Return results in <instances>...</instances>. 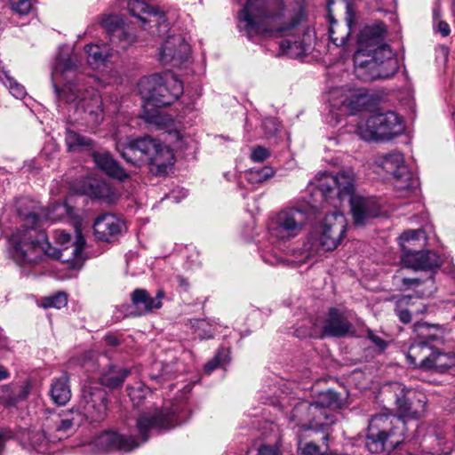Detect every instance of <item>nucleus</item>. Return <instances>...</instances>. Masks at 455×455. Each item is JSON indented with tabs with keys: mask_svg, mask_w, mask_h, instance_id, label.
<instances>
[{
	"mask_svg": "<svg viewBox=\"0 0 455 455\" xmlns=\"http://www.w3.org/2000/svg\"><path fill=\"white\" fill-rule=\"evenodd\" d=\"M301 8L291 11L284 0H247L237 13V28L249 39L255 36L282 38L283 54L298 58L306 53L309 44L300 27Z\"/></svg>",
	"mask_w": 455,
	"mask_h": 455,
	"instance_id": "1",
	"label": "nucleus"
},
{
	"mask_svg": "<svg viewBox=\"0 0 455 455\" xmlns=\"http://www.w3.org/2000/svg\"><path fill=\"white\" fill-rule=\"evenodd\" d=\"M68 213L69 207L60 202L54 203L42 215L34 212L28 213L20 212L25 222L31 225H21L11 235L10 244L13 260L22 267L38 265L47 258L71 261L73 265L80 263L82 252L85 245V239L79 230H76V239L70 246L57 250L48 242L45 232L36 227L37 222L43 218L47 220L55 221Z\"/></svg>",
	"mask_w": 455,
	"mask_h": 455,
	"instance_id": "2",
	"label": "nucleus"
},
{
	"mask_svg": "<svg viewBox=\"0 0 455 455\" xmlns=\"http://www.w3.org/2000/svg\"><path fill=\"white\" fill-rule=\"evenodd\" d=\"M395 394V403L399 417L392 414H378L371 418L368 426L365 446L371 453L391 452L404 440L405 423L402 417L419 418L424 403L416 398V393L395 382L389 386Z\"/></svg>",
	"mask_w": 455,
	"mask_h": 455,
	"instance_id": "3",
	"label": "nucleus"
},
{
	"mask_svg": "<svg viewBox=\"0 0 455 455\" xmlns=\"http://www.w3.org/2000/svg\"><path fill=\"white\" fill-rule=\"evenodd\" d=\"M387 33L383 22L365 26L358 36L357 51L354 54L355 76L365 82L387 79L399 69L398 60L385 44Z\"/></svg>",
	"mask_w": 455,
	"mask_h": 455,
	"instance_id": "4",
	"label": "nucleus"
},
{
	"mask_svg": "<svg viewBox=\"0 0 455 455\" xmlns=\"http://www.w3.org/2000/svg\"><path fill=\"white\" fill-rule=\"evenodd\" d=\"M52 80L59 100L87 114L88 120L93 124L103 120L102 100L91 85L94 78L77 73V66L70 57L57 60Z\"/></svg>",
	"mask_w": 455,
	"mask_h": 455,
	"instance_id": "5",
	"label": "nucleus"
},
{
	"mask_svg": "<svg viewBox=\"0 0 455 455\" xmlns=\"http://www.w3.org/2000/svg\"><path fill=\"white\" fill-rule=\"evenodd\" d=\"M317 188L326 200L335 197L340 201L347 199L355 225H365L379 214V206L374 198L355 193V174L352 171H341L336 175L323 174Z\"/></svg>",
	"mask_w": 455,
	"mask_h": 455,
	"instance_id": "6",
	"label": "nucleus"
},
{
	"mask_svg": "<svg viewBox=\"0 0 455 455\" xmlns=\"http://www.w3.org/2000/svg\"><path fill=\"white\" fill-rule=\"evenodd\" d=\"M116 149L126 163L140 167L148 164L156 175H164L174 163L172 151L159 140L144 137L130 140L126 145L117 144Z\"/></svg>",
	"mask_w": 455,
	"mask_h": 455,
	"instance_id": "7",
	"label": "nucleus"
},
{
	"mask_svg": "<svg viewBox=\"0 0 455 455\" xmlns=\"http://www.w3.org/2000/svg\"><path fill=\"white\" fill-rule=\"evenodd\" d=\"M140 92L145 100L156 108L171 105L183 93V84L172 73L154 74L139 83Z\"/></svg>",
	"mask_w": 455,
	"mask_h": 455,
	"instance_id": "8",
	"label": "nucleus"
},
{
	"mask_svg": "<svg viewBox=\"0 0 455 455\" xmlns=\"http://www.w3.org/2000/svg\"><path fill=\"white\" fill-rule=\"evenodd\" d=\"M404 130L401 116L394 111L375 113L357 124L356 133L366 141L387 140Z\"/></svg>",
	"mask_w": 455,
	"mask_h": 455,
	"instance_id": "9",
	"label": "nucleus"
},
{
	"mask_svg": "<svg viewBox=\"0 0 455 455\" xmlns=\"http://www.w3.org/2000/svg\"><path fill=\"white\" fill-rule=\"evenodd\" d=\"M307 220L306 211L291 207L280 211L271 220L269 230L271 235L278 240H290L299 235Z\"/></svg>",
	"mask_w": 455,
	"mask_h": 455,
	"instance_id": "10",
	"label": "nucleus"
},
{
	"mask_svg": "<svg viewBox=\"0 0 455 455\" xmlns=\"http://www.w3.org/2000/svg\"><path fill=\"white\" fill-rule=\"evenodd\" d=\"M108 410V394L99 386H84L76 404L77 416L91 422H99L105 419Z\"/></svg>",
	"mask_w": 455,
	"mask_h": 455,
	"instance_id": "11",
	"label": "nucleus"
},
{
	"mask_svg": "<svg viewBox=\"0 0 455 455\" xmlns=\"http://www.w3.org/2000/svg\"><path fill=\"white\" fill-rule=\"evenodd\" d=\"M346 231L347 220L341 212H334L327 214L318 237V243L322 250L330 251L336 249L342 241Z\"/></svg>",
	"mask_w": 455,
	"mask_h": 455,
	"instance_id": "12",
	"label": "nucleus"
},
{
	"mask_svg": "<svg viewBox=\"0 0 455 455\" xmlns=\"http://www.w3.org/2000/svg\"><path fill=\"white\" fill-rule=\"evenodd\" d=\"M178 425L175 413L170 410H155L141 413L137 419V429L143 443L153 430H168Z\"/></svg>",
	"mask_w": 455,
	"mask_h": 455,
	"instance_id": "13",
	"label": "nucleus"
},
{
	"mask_svg": "<svg viewBox=\"0 0 455 455\" xmlns=\"http://www.w3.org/2000/svg\"><path fill=\"white\" fill-rule=\"evenodd\" d=\"M127 7L130 13L142 22L144 29H147V24H149L150 28H152L153 25L156 27V29L150 31L153 36H162L168 31L169 23L166 20L165 15L148 6L145 2L141 0H130Z\"/></svg>",
	"mask_w": 455,
	"mask_h": 455,
	"instance_id": "14",
	"label": "nucleus"
},
{
	"mask_svg": "<svg viewBox=\"0 0 455 455\" xmlns=\"http://www.w3.org/2000/svg\"><path fill=\"white\" fill-rule=\"evenodd\" d=\"M349 317V311L335 307H330L321 323V337L342 338L350 334L353 324Z\"/></svg>",
	"mask_w": 455,
	"mask_h": 455,
	"instance_id": "15",
	"label": "nucleus"
},
{
	"mask_svg": "<svg viewBox=\"0 0 455 455\" xmlns=\"http://www.w3.org/2000/svg\"><path fill=\"white\" fill-rule=\"evenodd\" d=\"M370 96L364 89H358L346 94H340L339 98L332 99L330 102V112L336 118L354 115L363 109L369 102Z\"/></svg>",
	"mask_w": 455,
	"mask_h": 455,
	"instance_id": "16",
	"label": "nucleus"
},
{
	"mask_svg": "<svg viewBox=\"0 0 455 455\" xmlns=\"http://www.w3.org/2000/svg\"><path fill=\"white\" fill-rule=\"evenodd\" d=\"M334 4L333 0H328V17L330 22L329 34L330 38L333 44L336 46H342L346 44L352 29V25L355 21V13L352 10V6L347 3L346 16L343 22L336 20L332 15L331 5Z\"/></svg>",
	"mask_w": 455,
	"mask_h": 455,
	"instance_id": "17",
	"label": "nucleus"
},
{
	"mask_svg": "<svg viewBox=\"0 0 455 455\" xmlns=\"http://www.w3.org/2000/svg\"><path fill=\"white\" fill-rule=\"evenodd\" d=\"M124 223L111 213H103L98 216L93 223L95 238L98 241L112 243L121 234Z\"/></svg>",
	"mask_w": 455,
	"mask_h": 455,
	"instance_id": "18",
	"label": "nucleus"
},
{
	"mask_svg": "<svg viewBox=\"0 0 455 455\" xmlns=\"http://www.w3.org/2000/svg\"><path fill=\"white\" fill-rule=\"evenodd\" d=\"M100 451H131L140 443L133 436H126L115 431H106L98 435L94 441Z\"/></svg>",
	"mask_w": 455,
	"mask_h": 455,
	"instance_id": "19",
	"label": "nucleus"
},
{
	"mask_svg": "<svg viewBox=\"0 0 455 455\" xmlns=\"http://www.w3.org/2000/svg\"><path fill=\"white\" fill-rule=\"evenodd\" d=\"M402 262L405 267L414 270H434L441 266L440 256L434 251L417 250L402 254Z\"/></svg>",
	"mask_w": 455,
	"mask_h": 455,
	"instance_id": "20",
	"label": "nucleus"
},
{
	"mask_svg": "<svg viewBox=\"0 0 455 455\" xmlns=\"http://www.w3.org/2000/svg\"><path fill=\"white\" fill-rule=\"evenodd\" d=\"M189 52V44L184 38L181 36H172L164 41L160 52V60L164 63H181L188 60Z\"/></svg>",
	"mask_w": 455,
	"mask_h": 455,
	"instance_id": "21",
	"label": "nucleus"
},
{
	"mask_svg": "<svg viewBox=\"0 0 455 455\" xmlns=\"http://www.w3.org/2000/svg\"><path fill=\"white\" fill-rule=\"evenodd\" d=\"M435 336H427V340L412 343L406 354L408 363L415 368L429 370L430 359L433 356L434 347L429 344L435 340Z\"/></svg>",
	"mask_w": 455,
	"mask_h": 455,
	"instance_id": "22",
	"label": "nucleus"
},
{
	"mask_svg": "<svg viewBox=\"0 0 455 455\" xmlns=\"http://www.w3.org/2000/svg\"><path fill=\"white\" fill-rule=\"evenodd\" d=\"M92 157L96 166L108 177L120 181L129 178L128 172L109 152L104 150L95 151L92 154Z\"/></svg>",
	"mask_w": 455,
	"mask_h": 455,
	"instance_id": "23",
	"label": "nucleus"
},
{
	"mask_svg": "<svg viewBox=\"0 0 455 455\" xmlns=\"http://www.w3.org/2000/svg\"><path fill=\"white\" fill-rule=\"evenodd\" d=\"M84 194L107 203H113L116 199L114 188L108 182L98 179H88L84 182Z\"/></svg>",
	"mask_w": 455,
	"mask_h": 455,
	"instance_id": "24",
	"label": "nucleus"
},
{
	"mask_svg": "<svg viewBox=\"0 0 455 455\" xmlns=\"http://www.w3.org/2000/svg\"><path fill=\"white\" fill-rule=\"evenodd\" d=\"M317 411V405L306 401L298 403L292 409L290 419L295 422L296 426L303 429H311L313 427L312 419Z\"/></svg>",
	"mask_w": 455,
	"mask_h": 455,
	"instance_id": "25",
	"label": "nucleus"
},
{
	"mask_svg": "<svg viewBox=\"0 0 455 455\" xmlns=\"http://www.w3.org/2000/svg\"><path fill=\"white\" fill-rule=\"evenodd\" d=\"M132 303L136 308V313L131 315L140 316L151 312L154 308H160L162 301L153 299V297L145 289H136L132 293Z\"/></svg>",
	"mask_w": 455,
	"mask_h": 455,
	"instance_id": "26",
	"label": "nucleus"
},
{
	"mask_svg": "<svg viewBox=\"0 0 455 455\" xmlns=\"http://www.w3.org/2000/svg\"><path fill=\"white\" fill-rule=\"evenodd\" d=\"M50 395L57 405H65L71 398L69 379L67 374L54 378L50 386Z\"/></svg>",
	"mask_w": 455,
	"mask_h": 455,
	"instance_id": "27",
	"label": "nucleus"
},
{
	"mask_svg": "<svg viewBox=\"0 0 455 455\" xmlns=\"http://www.w3.org/2000/svg\"><path fill=\"white\" fill-rule=\"evenodd\" d=\"M403 254L422 249L427 243V235L422 229H411L403 232L399 237Z\"/></svg>",
	"mask_w": 455,
	"mask_h": 455,
	"instance_id": "28",
	"label": "nucleus"
},
{
	"mask_svg": "<svg viewBox=\"0 0 455 455\" xmlns=\"http://www.w3.org/2000/svg\"><path fill=\"white\" fill-rule=\"evenodd\" d=\"M394 188L400 193V196H406L409 191L418 186V180L409 171L408 167H401L393 175Z\"/></svg>",
	"mask_w": 455,
	"mask_h": 455,
	"instance_id": "29",
	"label": "nucleus"
},
{
	"mask_svg": "<svg viewBox=\"0 0 455 455\" xmlns=\"http://www.w3.org/2000/svg\"><path fill=\"white\" fill-rule=\"evenodd\" d=\"M376 164L392 176L401 167H406L403 156L397 151L379 156L376 159Z\"/></svg>",
	"mask_w": 455,
	"mask_h": 455,
	"instance_id": "30",
	"label": "nucleus"
},
{
	"mask_svg": "<svg viewBox=\"0 0 455 455\" xmlns=\"http://www.w3.org/2000/svg\"><path fill=\"white\" fill-rule=\"evenodd\" d=\"M129 374L130 371L127 369L111 366L107 371L102 373L100 378L101 384L110 388L118 387L122 386Z\"/></svg>",
	"mask_w": 455,
	"mask_h": 455,
	"instance_id": "31",
	"label": "nucleus"
},
{
	"mask_svg": "<svg viewBox=\"0 0 455 455\" xmlns=\"http://www.w3.org/2000/svg\"><path fill=\"white\" fill-rule=\"evenodd\" d=\"M62 438V435H47L44 430L32 431L28 439L31 445L39 452H46L50 443H56Z\"/></svg>",
	"mask_w": 455,
	"mask_h": 455,
	"instance_id": "32",
	"label": "nucleus"
},
{
	"mask_svg": "<svg viewBox=\"0 0 455 455\" xmlns=\"http://www.w3.org/2000/svg\"><path fill=\"white\" fill-rule=\"evenodd\" d=\"M429 364V370L443 372L455 364V356L452 354L443 353L434 348Z\"/></svg>",
	"mask_w": 455,
	"mask_h": 455,
	"instance_id": "33",
	"label": "nucleus"
},
{
	"mask_svg": "<svg viewBox=\"0 0 455 455\" xmlns=\"http://www.w3.org/2000/svg\"><path fill=\"white\" fill-rule=\"evenodd\" d=\"M65 141L69 151L89 149L93 145L90 138L82 136L70 129L66 132Z\"/></svg>",
	"mask_w": 455,
	"mask_h": 455,
	"instance_id": "34",
	"label": "nucleus"
},
{
	"mask_svg": "<svg viewBox=\"0 0 455 455\" xmlns=\"http://www.w3.org/2000/svg\"><path fill=\"white\" fill-rule=\"evenodd\" d=\"M84 51L87 54V62L92 68H98L103 65L109 56L106 49L97 44H87Z\"/></svg>",
	"mask_w": 455,
	"mask_h": 455,
	"instance_id": "35",
	"label": "nucleus"
},
{
	"mask_svg": "<svg viewBox=\"0 0 455 455\" xmlns=\"http://www.w3.org/2000/svg\"><path fill=\"white\" fill-rule=\"evenodd\" d=\"M156 367H160L159 372L150 374V379L159 383L173 379L179 371L177 362L163 363L156 364Z\"/></svg>",
	"mask_w": 455,
	"mask_h": 455,
	"instance_id": "36",
	"label": "nucleus"
},
{
	"mask_svg": "<svg viewBox=\"0 0 455 455\" xmlns=\"http://www.w3.org/2000/svg\"><path fill=\"white\" fill-rule=\"evenodd\" d=\"M314 404L317 405V410L319 407L339 408L341 404V400L339 393L332 389H328L319 395L318 401Z\"/></svg>",
	"mask_w": 455,
	"mask_h": 455,
	"instance_id": "37",
	"label": "nucleus"
},
{
	"mask_svg": "<svg viewBox=\"0 0 455 455\" xmlns=\"http://www.w3.org/2000/svg\"><path fill=\"white\" fill-rule=\"evenodd\" d=\"M275 171L271 166L253 168L247 173V179L251 183H263L272 178Z\"/></svg>",
	"mask_w": 455,
	"mask_h": 455,
	"instance_id": "38",
	"label": "nucleus"
},
{
	"mask_svg": "<svg viewBox=\"0 0 455 455\" xmlns=\"http://www.w3.org/2000/svg\"><path fill=\"white\" fill-rule=\"evenodd\" d=\"M0 79L3 80L5 86L10 90V92L17 99H22L26 95L24 86L18 84L12 77L9 76L6 71L0 73Z\"/></svg>",
	"mask_w": 455,
	"mask_h": 455,
	"instance_id": "39",
	"label": "nucleus"
},
{
	"mask_svg": "<svg viewBox=\"0 0 455 455\" xmlns=\"http://www.w3.org/2000/svg\"><path fill=\"white\" fill-rule=\"evenodd\" d=\"M72 417H65L60 419L56 423L55 430L58 433L64 432L67 433L71 430L75 426H79L82 422V417L77 416V411L76 413L74 411H70L69 413Z\"/></svg>",
	"mask_w": 455,
	"mask_h": 455,
	"instance_id": "40",
	"label": "nucleus"
},
{
	"mask_svg": "<svg viewBox=\"0 0 455 455\" xmlns=\"http://www.w3.org/2000/svg\"><path fill=\"white\" fill-rule=\"evenodd\" d=\"M411 299V296H401L396 300L395 314L403 323H409L411 321V310L402 308L403 306L409 305Z\"/></svg>",
	"mask_w": 455,
	"mask_h": 455,
	"instance_id": "41",
	"label": "nucleus"
},
{
	"mask_svg": "<svg viewBox=\"0 0 455 455\" xmlns=\"http://www.w3.org/2000/svg\"><path fill=\"white\" fill-rule=\"evenodd\" d=\"M135 40L136 36L132 32L120 26L116 28L114 36L110 41L113 43H122L123 47H126L135 42Z\"/></svg>",
	"mask_w": 455,
	"mask_h": 455,
	"instance_id": "42",
	"label": "nucleus"
},
{
	"mask_svg": "<svg viewBox=\"0 0 455 455\" xmlns=\"http://www.w3.org/2000/svg\"><path fill=\"white\" fill-rule=\"evenodd\" d=\"M228 360V351L227 349L222 348L219 350L216 355L205 364L204 371L206 373H211L215 369L225 363Z\"/></svg>",
	"mask_w": 455,
	"mask_h": 455,
	"instance_id": "43",
	"label": "nucleus"
},
{
	"mask_svg": "<svg viewBox=\"0 0 455 455\" xmlns=\"http://www.w3.org/2000/svg\"><path fill=\"white\" fill-rule=\"evenodd\" d=\"M68 303L67 295L64 292H58L54 296L44 298L43 300L44 307L62 308Z\"/></svg>",
	"mask_w": 455,
	"mask_h": 455,
	"instance_id": "44",
	"label": "nucleus"
},
{
	"mask_svg": "<svg viewBox=\"0 0 455 455\" xmlns=\"http://www.w3.org/2000/svg\"><path fill=\"white\" fill-rule=\"evenodd\" d=\"M328 441L329 435H325L323 437V442L325 444L326 448H328ZM327 449L324 451L321 450V448L316 445L313 442L307 443L306 445L302 448V455H324Z\"/></svg>",
	"mask_w": 455,
	"mask_h": 455,
	"instance_id": "45",
	"label": "nucleus"
},
{
	"mask_svg": "<svg viewBox=\"0 0 455 455\" xmlns=\"http://www.w3.org/2000/svg\"><path fill=\"white\" fill-rule=\"evenodd\" d=\"M101 25L109 35L111 40L114 36L116 28L120 27V18L116 15H109L102 20Z\"/></svg>",
	"mask_w": 455,
	"mask_h": 455,
	"instance_id": "46",
	"label": "nucleus"
},
{
	"mask_svg": "<svg viewBox=\"0 0 455 455\" xmlns=\"http://www.w3.org/2000/svg\"><path fill=\"white\" fill-rule=\"evenodd\" d=\"M10 5L12 12L19 15H26L31 9L29 0H10Z\"/></svg>",
	"mask_w": 455,
	"mask_h": 455,
	"instance_id": "47",
	"label": "nucleus"
},
{
	"mask_svg": "<svg viewBox=\"0 0 455 455\" xmlns=\"http://www.w3.org/2000/svg\"><path fill=\"white\" fill-rule=\"evenodd\" d=\"M270 156V152L264 147L258 146L251 151V159L253 162L260 163Z\"/></svg>",
	"mask_w": 455,
	"mask_h": 455,
	"instance_id": "48",
	"label": "nucleus"
},
{
	"mask_svg": "<svg viewBox=\"0 0 455 455\" xmlns=\"http://www.w3.org/2000/svg\"><path fill=\"white\" fill-rule=\"evenodd\" d=\"M367 338L374 344L379 351H384L387 346V342L381 337L378 336L373 331L367 330Z\"/></svg>",
	"mask_w": 455,
	"mask_h": 455,
	"instance_id": "49",
	"label": "nucleus"
},
{
	"mask_svg": "<svg viewBox=\"0 0 455 455\" xmlns=\"http://www.w3.org/2000/svg\"><path fill=\"white\" fill-rule=\"evenodd\" d=\"M145 390L141 387L139 388H129V396L134 405L139 406L144 399Z\"/></svg>",
	"mask_w": 455,
	"mask_h": 455,
	"instance_id": "50",
	"label": "nucleus"
},
{
	"mask_svg": "<svg viewBox=\"0 0 455 455\" xmlns=\"http://www.w3.org/2000/svg\"><path fill=\"white\" fill-rule=\"evenodd\" d=\"M263 128L267 135H274L277 130L278 125L275 119L266 118L263 122Z\"/></svg>",
	"mask_w": 455,
	"mask_h": 455,
	"instance_id": "51",
	"label": "nucleus"
},
{
	"mask_svg": "<svg viewBox=\"0 0 455 455\" xmlns=\"http://www.w3.org/2000/svg\"><path fill=\"white\" fill-rule=\"evenodd\" d=\"M258 455H281V452L275 445H260L258 448Z\"/></svg>",
	"mask_w": 455,
	"mask_h": 455,
	"instance_id": "52",
	"label": "nucleus"
},
{
	"mask_svg": "<svg viewBox=\"0 0 455 455\" xmlns=\"http://www.w3.org/2000/svg\"><path fill=\"white\" fill-rule=\"evenodd\" d=\"M56 240L60 244L64 245L71 241V235L65 231H59L56 233Z\"/></svg>",
	"mask_w": 455,
	"mask_h": 455,
	"instance_id": "53",
	"label": "nucleus"
},
{
	"mask_svg": "<svg viewBox=\"0 0 455 455\" xmlns=\"http://www.w3.org/2000/svg\"><path fill=\"white\" fill-rule=\"evenodd\" d=\"M402 283L404 286L411 287V286H419L422 283V281L419 278H403Z\"/></svg>",
	"mask_w": 455,
	"mask_h": 455,
	"instance_id": "54",
	"label": "nucleus"
},
{
	"mask_svg": "<svg viewBox=\"0 0 455 455\" xmlns=\"http://www.w3.org/2000/svg\"><path fill=\"white\" fill-rule=\"evenodd\" d=\"M438 31L442 34L443 36H449L451 32L449 24L445 21H439Z\"/></svg>",
	"mask_w": 455,
	"mask_h": 455,
	"instance_id": "55",
	"label": "nucleus"
},
{
	"mask_svg": "<svg viewBox=\"0 0 455 455\" xmlns=\"http://www.w3.org/2000/svg\"><path fill=\"white\" fill-rule=\"evenodd\" d=\"M147 121L151 124L161 125L163 124V117L159 114H154L146 117Z\"/></svg>",
	"mask_w": 455,
	"mask_h": 455,
	"instance_id": "56",
	"label": "nucleus"
},
{
	"mask_svg": "<svg viewBox=\"0 0 455 455\" xmlns=\"http://www.w3.org/2000/svg\"><path fill=\"white\" fill-rule=\"evenodd\" d=\"M105 340H106L107 344L111 347H116L119 345V339L116 336H113V335L106 336Z\"/></svg>",
	"mask_w": 455,
	"mask_h": 455,
	"instance_id": "57",
	"label": "nucleus"
},
{
	"mask_svg": "<svg viewBox=\"0 0 455 455\" xmlns=\"http://www.w3.org/2000/svg\"><path fill=\"white\" fill-rule=\"evenodd\" d=\"M177 281H178L180 286L183 287L184 290L187 291L188 289L189 283H188V280L185 277H183L181 275H178L177 276Z\"/></svg>",
	"mask_w": 455,
	"mask_h": 455,
	"instance_id": "58",
	"label": "nucleus"
},
{
	"mask_svg": "<svg viewBox=\"0 0 455 455\" xmlns=\"http://www.w3.org/2000/svg\"><path fill=\"white\" fill-rule=\"evenodd\" d=\"M10 376L8 370L0 364V381L7 379Z\"/></svg>",
	"mask_w": 455,
	"mask_h": 455,
	"instance_id": "59",
	"label": "nucleus"
},
{
	"mask_svg": "<svg viewBox=\"0 0 455 455\" xmlns=\"http://www.w3.org/2000/svg\"><path fill=\"white\" fill-rule=\"evenodd\" d=\"M164 291H161V290H159V291H157V293H156V297H153V299H157V300H160V301H161V299L164 298Z\"/></svg>",
	"mask_w": 455,
	"mask_h": 455,
	"instance_id": "60",
	"label": "nucleus"
},
{
	"mask_svg": "<svg viewBox=\"0 0 455 455\" xmlns=\"http://www.w3.org/2000/svg\"><path fill=\"white\" fill-rule=\"evenodd\" d=\"M423 326H425V323H415L414 325V328H415V331H419L420 328H422Z\"/></svg>",
	"mask_w": 455,
	"mask_h": 455,
	"instance_id": "61",
	"label": "nucleus"
},
{
	"mask_svg": "<svg viewBox=\"0 0 455 455\" xmlns=\"http://www.w3.org/2000/svg\"><path fill=\"white\" fill-rule=\"evenodd\" d=\"M427 283H431V285H432V284H433V280H432V278H428V279L427 280Z\"/></svg>",
	"mask_w": 455,
	"mask_h": 455,
	"instance_id": "62",
	"label": "nucleus"
},
{
	"mask_svg": "<svg viewBox=\"0 0 455 455\" xmlns=\"http://www.w3.org/2000/svg\"><path fill=\"white\" fill-rule=\"evenodd\" d=\"M426 311V307L423 306V308L419 310L420 313H424Z\"/></svg>",
	"mask_w": 455,
	"mask_h": 455,
	"instance_id": "63",
	"label": "nucleus"
}]
</instances>
